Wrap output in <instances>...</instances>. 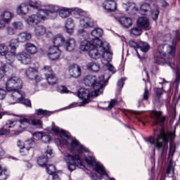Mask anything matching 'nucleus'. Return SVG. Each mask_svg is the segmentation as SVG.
Wrapping results in <instances>:
<instances>
[{
	"label": "nucleus",
	"mask_w": 180,
	"mask_h": 180,
	"mask_svg": "<svg viewBox=\"0 0 180 180\" xmlns=\"http://www.w3.org/2000/svg\"><path fill=\"white\" fill-rule=\"evenodd\" d=\"M175 57V46H169L168 44H160L158 46V53L155 58V63L159 65H164L166 64L172 70H176L175 80L176 84L180 82V69L178 68L175 62L172 60V58Z\"/></svg>",
	"instance_id": "f257e3e1"
},
{
	"label": "nucleus",
	"mask_w": 180,
	"mask_h": 180,
	"mask_svg": "<svg viewBox=\"0 0 180 180\" xmlns=\"http://www.w3.org/2000/svg\"><path fill=\"white\" fill-rule=\"evenodd\" d=\"M51 130L56 133V134H60L61 139H56V141H58V144L59 146L61 144H63V146H67L71 152L77 151L78 154L89 153V150L81 145L77 139L67 135L64 130L60 129L58 127H56L54 125V122H53Z\"/></svg>",
	"instance_id": "f03ea898"
},
{
	"label": "nucleus",
	"mask_w": 180,
	"mask_h": 180,
	"mask_svg": "<svg viewBox=\"0 0 180 180\" xmlns=\"http://www.w3.org/2000/svg\"><path fill=\"white\" fill-rule=\"evenodd\" d=\"M22 86H23V82L18 77H11L8 79L6 83V89L11 94L7 101L9 105H15V102L22 98L20 93Z\"/></svg>",
	"instance_id": "7ed1b4c3"
},
{
	"label": "nucleus",
	"mask_w": 180,
	"mask_h": 180,
	"mask_svg": "<svg viewBox=\"0 0 180 180\" xmlns=\"http://www.w3.org/2000/svg\"><path fill=\"white\" fill-rule=\"evenodd\" d=\"M84 84L86 86H92L94 89L91 93V96H99L101 94H103V87L105 86V76H101L98 79L96 76L87 75L84 78Z\"/></svg>",
	"instance_id": "20e7f679"
},
{
	"label": "nucleus",
	"mask_w": 180,
	"mask_h": 180,
	"mask_svg": "<svg viewBox=\"0 0 180 180\" xmlns=\"http://www.w3.org/2000/svg\"><path fill=\"white\" fill-rule=\"evenodd\" d=\"M174 139H175V132L165 134L164 131H160V134L157 136L156 141L154 137L150 136L148 139V141L152 145L155 144V147L160 151V154L162 155L164 154V150H165V146L168 144L169 140L174 141Z\"/></svg>",
	"instance_id": "39448f33"
},
{
	"label": "nucleus",
	"mask_w": 180,
	"mask_h": 180,
	"mask_svg": "<svg viewBox=\"0 0 180 180\" xmlns=\"http://www.w3.org/2000/svg\"><path fill=\"white\" fill-rule=\"evenodd\" d=\"M93 46L89 49V56L91 58L95 60L101 58L102 56V51H105L109 49V44L108 42H102L101 39H93Z\"/></svg>",
	"instance_id": "423d86ee"
},
{
	"label": "nucleus",
	"mask_w": 180,
	"mask_h": 180,
	"mask_svg": "<svg viewBox=\"0 0 180 180\" xmlns=\"http://www.w3.org/2000/svg\"><path fill=\"white\" fill-rule=\"evenodd\" d=\"M64 161L68 165V168L70 172L77 169V167L81 169H84L85 166L82 164V160H81V157L79 155H71L67 154L64 155Z\"/></svg>",
	"instance_id": "0eeeda50"
},
{
	"label": "nucleus",
	"mask_w": 180,
	"mask_h": 180,
	"mask_svg": "<svg viewBox=\"0 0 180 180\" xmlns=\"http://www.w3.org/2000/svg\"><path fill=\"white\" fill-rule=\"evenodd\" d=\"M47 16H50L48 8L39 10L37 14H33L27 18V23L30 26H36V25H39L41 20H46Z\"/></svg>",
	"instance_id": "6e6552de"
},
{
	"label": "nucleus",
	"mask_w": 180,
	"mask_h": 180,
	"mask_svg": "<svg viewBox=\"0 0 180 180\" xmlns=\"http://www.w3.org/2000/svg\"><path fill=\"white\" fill-rule=\"evenodd\" d=\"M48 12L49 13V18L51 19H54L57 18V12H58L60 18H68L70 16L71 12H72V9L67 8H60L57 6H49Z\"/></svg>",
	"instance_id": "1a4fd4ad"
},
{
	"label": "nucleus",
	"mask_w": 180,
	"mask_h": 180,
	"mask_svg": "<svg viewBox=\"0 0 180 180\" xmlns=\"http://www.w3.org/2000/svg\"><path fill=\"white\" fill-rule=\"evenodd\" d=\"M86 162L93 167L94 169L100 175H103L104 176H108V172L105 169V167L99 162H96V159L92 155H89V156L84 158Z\"/></svg>",
	"instance_id": "9d476101"
},
{
	"label": "nucleus",
	"mask_w": 180,
	"mask_h": 180,
	"mask_svg": "<svg viewBox=\"0 0 180 180\" xmlns=\"http://www.w3.org/2000/svg\"><path fill=\"white\" fill-rule=\"evenodd\" d=\"M52 155L53 150L48 147L44 155L38 158L37 162L39 167H46L47 165L49 158H51Z\"/></svg>",
	"instance_id": "9b49d317"
},
{
	"label": "nucleus",
	"mask_w": 180,
	"mask_h": 180,
	"mask_svg": "<svg viewBox=\"0 0 180 180\" xmlns=\"http://www.w3.org/2000/svg\"><path fill=\"white\" fill-rule=\"evenodd\" d=\"M162 112L160 111L153 110L150 113V117L153 120L154 124H160L164 129V122H165V117H161Z\"/></svg>",
	"instance_id": "f8f14e48"
},
{
	"label": "nucleus",
	"mask_w": 180,
	"mask_h": 180,
	"mask_svg": "<svg viewBox=\"0 0 180 180\" xmlns=\"http://www.w3.org/2000/svg\"><path fill=\"white\" fill-rule=\"evenodd\" d=\"M13 18V13L9 11H4L0 16V29H4L6 23H10Z\"/></svg>",
	"instance_id": "ddd939ff"
},
{
	"label": "nucleus",
	"mask_w": 180,
	"mask_h": 180,
	"mask_svg": "<svg viewBox=\"0 0 180 180\" xmlns=\"http://www.w3.org/2000/svg\"><path fill=\"white\" fill-rule=\"evenodd\" d=\"M77 95L79 99L82 101V105H86V103H89V96H91V92L89 90L82 88L79 90Z\"/></svg>",
	"instance_id": "4468645a"
},
{
	"label": "nucleus",
	"mask_w": 180,
	"mask_h": 180,
	"mask_svg": "<svg viewBox=\"0 0 180 180\" xmlns=\"http://www.w3.org/2000/svg\"><path fill=\"white\" fill-rule=\"evenodd\" d=\"M61 56V50L58 49L57 46H52L49 48L48 57L52 61H56V60H58L60 56Z\"/></svg>",
	"instance_id": "2eb2a0df"
},
{
	"label": "nucleus",
	"mask_w": 180,
	"mask_h": 180,
	"mask_svg": "<svg viewBox=\"0 0 180 180\" xmlns=\"http://www.w3.org/2000/svg\"><path fill=\"white\" fill-rule=\"evenodd\" d=\"M129 46L134 49H141V51L143 53H147V51H148V49H150L148 44L143 41H141L139 44H137L136 42H134V41H130L129 42Z\"/></svg>",
	"instance_id": "dca6fc26"
},
{
	"label": "nucleus",
	"mask_w": 180,
	"mask_h": 180,
	"mask_svg": "<svg viewBox=\"0 0 180 180\" xmlns=\"http://www.w3.org/2000/svg\"><path fill=\"white\" fill-rule=\"evenodd\" d=\"M17 117H20V120H18V122L20 123L19 128L20 131H18V134H20V133H22V130H25L29 124H30V118H26L23 115H15Z\"/></svg>",
	"instance_id": "f3484780"
},
{
	"label": "nucleus",
	"mask_w": 180,
	"mask_h": 180,
	"mask_svg": "<svg viewBox=\"0 0 180 180\" xmlns=\"http://www.w3.org/2000/svg\"><path fill=\"white\" fill-rule=\"evenodd\" d=\"M79 25L84 29H88V27H94L95 22L91 17H84L79 20Z\"/></svg>",
	"instance_id": "a211bd4d"
},
{
	"label": "nucleus",
	"mask_w": 180,
	"mask_h": 180,
	"mask_svg": "<svg viewBox=\"0 0 180 180\" xmlns=\"http://www.w3.org/2000/svg\"><path fill=\"white\" fill-rule=\"evenodd\" d=\"M138 27H141L143 30H150L151 27L150 26V21L148 18L146 17H141L136 21Z\"/></svg>",
	"instance_id": "6ab92c4d"
},
{
	"label": "nucleus",
	"mask_w": 180,
	"mask_h": 180,
	"mask_svg": "<svg viewBox=\"0 0 180 180\" xmlns=\"http://www.w3.org/2000/svg\"><path fill=\"white\" fill-rule=\"evenodd\" d=\"M17 59L18 61H20L21 64H24V65H28V64L32 63L30 55H28L26 52L18 53L17 55Z\"/></svg>",
	"instance_id": "aec40b11"
},
{
	"label": "nucleus",
	"mask_w": 180,
	"mask_h": 180,
	"mask_svg": "<svg viewBox=\"0 0 180 180\" xmlns=\"http://www.w3.org/2000/svg\"><path fill=\"white\" fill-rule=\"evenodd\" d=\"M25 75L29 79H35L37 82H39L40 81V79H39V72H37V70L30 68L25 71Z\"/></svg>",
	"instance_id": "412c9836"
},
{
	"label": "nucleus",
	"mask_w": 180,
	"mask_h": 180,
	"mask_svg": "<svg viewBox=\"0 0 180 180\" xmlns=\"http://www.w3.org/2000/svg\"><path fill=\"white\" fill-rule=\"evenodd\" d=\"M103 6L107 12H115L117 9L116 1L114 0H106L103 2Z\"/></svg>",
	"instance_id": "4be33fe9"
},
{
	"label": "nucleus",
	"mask_w": 180,
	"mask_h": 180,
	"mask_svg": "<svg viewBox=\"0 0 180 180\" xmlns=\"http://www.w3.org/2000/svg\"><path fill=\"white\" fill-rule=\"evenodd\" d=\"M69 72L73 78L81 77V68L78 65H72L70 66Z\"/></svg>",
	"instance_id": "5701e85b"
},
{
	"label": "nucleus",
	"mask_w": 180,
	"mask_h": 180,
	"mask_svg": "<svg viewBox=\"0 0 180 180\" xmlns=\"http://www.w3.org/2000/svg\"><path fill=\"white\" fill-rule=\"evenodd\" d=\"M63 46L66 51H74L77 46V42L75 41V39L70 38L67 41H65V44H63Z\"/></svg>",
	"instance_id": "b1692460"
},
{
	"label": "nucleus",
	"mask_w": 180,
	"mask_h": 180,
	"mask_svg": "<svg viewBox=\"0 0 180 180\" xmlns=\"http://www.w3.org/2000/svg\"><path fill=\"white\" fill-rule=\"evenodd\" d=\"M53 46L61 47L65 43V38L62 34H57L53 39Z\"/></svg>",
	"instance_id": "393cba45"
},
{
	"label": "nucleus",
	"mask_w": 180,
	"mask_h": 180,
	"mask_svg": "<svg viewBox=\"0 0 180 180\" xmlns=\"http://www.w3.org/2000/svg\"><path fill=\"white\" fill-rule=\"evenodd\" d=\"M117 20L124 27H130V26L133 25V21L131 20V18L126 16H121L119 18H117Z\"/></svg>",
	"instance_id": "a878e982"
},
{
	"label": "nucleus",
	"mask_w": 180,
	"mask_h": 180,
	"mask_svg": "<svg viewBox=\"0 0 180 180\" xmlns=\"http://www.w3.org/2000/svg\"><path fill=\"white\" fill-rule=\"evenodd\" d=\"M27 12H29V6L25 4H22L17 7L16 13L18 15H20V16L27 15Z\"/></svg>",
	"instance_id": "bb28decb"
},
{
	"label": "nucleus",
	"mask_w": 180,
	"mask_h": 180,
	"mask_svg": "<svg viewBox=\"0 0 180 180\" xmlns=\"http://www.w3.org/2000/svg\"><path fill=\"white\" fill-rule=\"evenodd\" d=\"M25 50L28 54L33 56L37 53V46L32 43L28 42L25 45Z\"/></svg>",
	"instance_id": "cd10ccee"
},
{
	"label": "nucleus",
	"mask_w": 180,
	"mask_h": 180,
	"mask_svg": "<svg viewBox=\"0 0 180 180\" xmlns=\"http://www.w3.org/2000/svg\"><path fill=\"white\" fill-rule=\"evenodd\" d=\"M91 47H94V39L90 42L87 40H84L80 43V50L82 51H89Z\"/></svg>",
	"instance_id": "c85d7f7f"
},
{
	"label": "nucleus",
	"mask_w": 180,
	"mask_h": 180,
	"mask_svg": "<svg viewBox=\"0 0 180 180\" xmlns=\"http://www.w3.org/2000/svg\"><path fill=\"white\" fill-rule=\"evenodd\" d=\"M32 39V34L24 32H20L18 35V40L20 41V43H25V41H27Z\"/></svg>",
	"instance_id": "c756f323"
},
{
	"label": "nucleus",
	"mask_w": 180,
	"mask_h": 180,
	"mask_svg": "<svg viewBox=\"0 0 180 180\" xmlns=\"http://www.w3.org/2000/svg\"><path fill=\"white\" fill-rule=\"evenodd\" d=\"M30 124L37 127V129H43V122L39 119L34 118V116L30 117Z\"/></svg>",
	"instance_id": "7c9ffc66"
},
{
	"label": "nucleus",
	"mask_w": 180,
	"mask_h": 180,
	"mask_svg": "<svg viewBox=\"0 0 180 180\" xmlns=\"http://www.w3.org/2000/svg\"><path fill=\"white\" fill-rule=\"evenodd\" d=\"M34 144H36L34 140L29 139L28 141H26L24 143H22V146H20V147H24L25 153H26V151H29L30 148H33V147H34Z\"/></svg>",
	"instance_id": "2f4dec72"
},
{
	"label": "nucleus",
	"mask_w": 180,
	"mask_h": 180,
	"mask_svg": "<svg viewBox=\"0 0 180 180\" xmlns=\"http://www.w3.org/2000/svg\"><path fill=\"white\" fill-rule=\"evenodd\" d=\"M91 34L94 37L93 40H99V37H102L103 34V30L101 28H95L91 31Z\"/></svg>",
	"instance_id": "473e14b6"
},
{
	"label": "nucleus",
	"mask_w": 180,
	"mask_h": 180,
	"mask_svg": "<svg viewBox=\"0 0 180 180\" xmlns=\"http://www.w3.org/2000/svg\"><path fill=\"white\" fill-rule=\"evenodd\" d=\"M87 69L89 71H92L93 72H98L99 70L101 69V66H99V64L95 63L94 62L89 63L86 65Z\"/></svg>",
	"instance_id": "72a5a7b5"
},
{
	"label": "nucleus",
	"mask_w": 180,
	"mask_h": 180,
	"mask_svg": "<svg viewBox=\"0 0 180 180\" xmlns=\"http://www.w3.org/2000/svg\"><path fill=\"white\" fill-rule=\"evenodd\" d=\"M45 78L49 85H56V84H57V81H58V79L53 73L46 76Z\"/></svg>",
	"instance_id": "f704fd0d"
},
{
	"label": "nucleus",
	"mask_w": 180,
	"mask_h": 180,
	"mask_svg": "<svg viewBox=\"0 0 180 180\" xmlns=\"http://www.w3.org/2000/svg\"><path fill=\"white\" fill-rule=\"evenodd\" d=\"M36 36H43L46 34V27L43 25H38L34 29Z\"/></svg>",
	"instance_id": "c9c22d12"
},
{
	"label": "nucleus",
	"mask_w": 180,
	"mask_h": 180,
	"mask_svg": "<svg viewBox=\"0 0 180 180\" xmlns=\"http://www.w3.org/2000/svg\"><path fill=\"white\" fill-rule=\"evenodd\" d=\"M4 56L6 60V63H8V64H12L13 61H15V57L16 56V53L15 52H8Z\"/></svg>",
	"instance_id": "e433bc0d"
},
{
	"label": "nucleus",
	"mask_w": 180,
	"mask_h": 180,
	"mask_svg": "<svg viewBox=\"0 0 180 180\" xmlns=\"http://www.w3.org/2000/svg\"><path fill=\"white\" fill-rule=\"evenodd\" d=\"M20 94H22V97L21 98H20L15 103H18L20 102L21 103H23V105H25V106L32 107V103H30V100L25 98V97L26 96V94H25V92L21 91Z\"/></svg>",
	"instance_id": "4c0bfd02"
},
{
	"label": "nucleus",
	"mask_w": 180,
	"mask_h": 180,
	"mask_svg": "<svg viewBox=\"0 0 180 180\" xmlns=\"http://www.w3.org/2000/svg\"><path fill=\"white\" fill-rule=\"evenodd\" d=\"M108 50L109 49L101 52V56H103V60L107 61V63L112 61V53L109 52Z\"/></svg>",
	"instance_id": "58836bf2"
},
{
	"label": "nucleus",
	"mask_w": 180,
	"mask_h": 180,
	"mask_svg": "<svg viewBox=\"0 0 180 180\" xmlns=\"http://www.w3.org/2000/svg\"><path fill=\"white\" fill-rule=\"evenodd\" d=\"M35 115L37 116H50L51 115V112L39 108L35 110Z\"/></svg>",
	"instance_id": "ea45409f"
},
{
	"label": "nucleus",
	"mask_w": 180,
	"mask_h": 180,
	"mask_svg": "<svg viewBox=\"0 0 180 180\" xmlns=\"http://www.w3.org/2000/svg\"><path fill=\"white\" fill-rule=\"evenodd\" d=\"M130 33L131 34H132V36H141V34L143 33V30L139 26L134 27L131 29Z\"/></svg>",
	"instance_id": "a19ab883"
},
{
	"label": "nucleus",
	"mask_w": 180,
	"mask_h": 180,
	"mask_svg": "<svg viewBox=\"0 0 180 180\" xmlns=\"http://www.w3.org/2000/svg\"><path fill=\"white\" fill-rule=\"evenodd\" d=\"M28 4L34 9H40V6H41V3L38 0H30Z\"/></svg>",
	"instance_id": "79ce46f5"
},
{
	"label": "nucleus",
	"mask_w": 180,
	"mask_h": 180,
	"mask_svg": "<svg viewBox=\"0 0 180 180\" xmlns=\"http://www.w3.org/2000/svg\"><path fill=\"white\" fill-rule=\"evenodd\" d=\"M41 74H44V75H45V77L53 74V70H51V68L50 66H44L41 70Z\"/></svg>",
	"instance_id": "37998d69"
},
{
	"label": "nucleus",
	"mask_w": 180,
	"mask_h": 180,
	"mask_svg": "<svg viewBox=\"0 0 180 180\" xmlns=\"http://www.w3.org/2000/svg\"><path fill=\"white\" fill-rule=\"evenodd\" d=\"M150 9H151V6H150L149 4H143L140 7V13H141V15H145L146 12H148Z\"/></svg>",
	"instance_id": "c03bdc74"
},
{
	"label": "nucleus",
	"mask_w": 180,
	"mask_h": 180,
	"mask_svg": "<svg viewBox=\"0 0 180 180\" xmlns=\"http://www.w3.org/2000/svg\"><path fill=\"white\" fill-rule=\"evenodd\" d=\"M18 41H19L18 39H11L10 41L9 46L11 49V51H15V50H16V49H18Z\"/></svg>",
	"instance_id": "a18cd8bd"
},
{
	"label": "nucleus",
	"mask_w": 180,
	"mask_h": 180,
	"mask_svg": "<svg viewBox=\"0 0 180 180\" xmlns=\"http://www.w3.org/2000/svg\"><path fill=\"white\" fill-rule=\"evenodd\" d=\"M12 26L15 30H22L23 29V22L21 21H14L12 23Z\"/></svg>",
	"instance_id": "49530a36"
},
{
	"label": "nucleus",
	"mask_w": 180,
	"mask_h": 180,
	"mask_svg": "<svg viewBox=\"0 0 180 180\" xmlns=\"http://www.w3.org/2000/svg\"><path fill=\"white\" fill-rule=\"evenodd\" d=\"M16 124H18V120H8L5 124V127L6 129H12V127H15Z\"/></svg>",
	"instance_id": "de8ad7c7"
},
{
	"label": "nucleus",
	"mask_w": 180,
	"mask_h": 180,
	"mask_svg": "<svg viewBox=\"0 0 180 180\" xmlns=\"http://www.w3.org/2000/svg\"><path fill=\"white\" fill-rule=\"evenodd\" d=\"M8 50H9L8 46L5 44H0V56H6Z\"/></svg>",
	"instance_id": "09e8293b"
},
{
	"label": "nucleus",
	"mask_w": 180,
	"mask_h": 180,
	"mask_svg": "<svg viewBox=\"0 0 180 180\" xmlns=\"http://www.w3.org/2000/svg\"><path fill=\"white\" fill-rule=\"evenodd\" d=\"M56 166L53 165H49L47 167H46V172L49 174V175H54V174H56Z\"/></svg>",
	"instance_id": "8fccbe9b"
},
{
	"label": "nucleus",
	"mask_w": 180,
	"mask_h": 180,
	"mask_svg": "<svg viewBox=\"0 0 180 180\" xmlns=\"http://www.w3.org/2000/svg\"><path fill=\"white\" fill-rule=\"evenodd\" d=\"M151 15L152 19H153V20H157V19H158V15H160L158 8L155 7V9L151 10Z\"/></svg>",
	"instance_id": "3c124183"
},
{
	"label": "nucleus",
	"mask_w": 180,
	"mask_h": 180,
	"mask_svg": "<svg viewBox=\"0 0 180 180\" xmlns=\"http://www.w3.org/2000/svg\"><path fill=\"white\" fill-rule=\"evenodd\" d=\"M7 178L6 169H2V167L0 166V180H6Z\"/></svg>",
	"instance_id": "603ef678"
},
{
	"label": "nucleus",
	"mask_w": 180,
	"mask_h": 180,
	"mask_svg": "<svg viewBox=\"0 0 180 180\" xmlns=\"http://www.w3.org/2000/svg\"><path fill=\"white\" fill-rule=\"evenodd\" d=\"M6 32L7 34L9 36H13V34H15L16 31L15 30V28L13 27L8 26L6 29Z\"/></svg>",
	"instance_id": "864d4df0"
},
{
	"label": "nucleus",
	"mask_w": 180,
	"mask_h": 180,
	"mask_svg": "<svg viewBox=\"0 0 180 180\" xmlns=\"http://www.w3.org/2000/svg\"><path fill=\"white\" fill-rule=\"evenodd\" d=\"M11 133V130L8 129L5 125L0 129V136H6Z\"/></svg>",
	"instance_id": "5fc2aeb1"
},
{
	"label": "nucleus",
	"mask_w": 180,
	"mask_h": 180,
	"mask_svg": "<svg viewBox=\"0 0 180 180\" xmlns=\"http://www.w3.org/2000/svg\"><path fill=\"white\" fill-rule=\"evenodd\" d=\"M65 27V29H68V27H74V20H72V18H68Z\"/></svg>",
	"instance_id": "6e6d98bb"
},
{
	"label": "nucleus",
	"mask_w": 180,
	"mask_h": 180,
	"mask_svg": "<svg viewBox=\"0 0 180 180\" xmlns=\"http://www.w3.org/2000/svg\"><path fill=\"white\" fill-rule=\"evenodd\" d=\"M43 135L41 132H35L33 134V139L34 140H41Z\"/></svg>",
	"instance_id": "4d7b16f0"
},
{
	"label": "nucleus",
	"mask_w": 180,
	"mask_h": 180,
	"mask_svg": "<svg viewBox=\"0 0 180 180\" xmlns=\"http://www.w3.org/2000/svg\"><path fill=\"white\" fill-rule=\"evenodd\" d=\"M41 140L44 143H50V140H51V138L49 135H42V138H41Z\"/></svg>",
	"instance_id": "13d9d810"
},
{
	"label": "nucleus",
	"mask_w": 180,
	"mask_h": 180,
	"mask_svg": "<svg viewBox=\"0 0 180 180\" xmlns=\"http://www.w3.org/2000/svg\"><path fill=\"white\" fill-rule=\"evenodd\" d=\"M22 144H25V143L22 142L20 140H18L17 142V146L20 149V153H25V146H20Z\"/></svg>",
	"instance_id": "bf43d9fd"
},
{
	"label": "nucleus",
	"mask_w": 180,
	"mask_h": 180,
	"mask_svg": "<svg viewBox=\"0 0 180 180\" xmlns=\"http://www.w3.org/2000/svg\"><path fill=\"white\" fill-rule=\"evenodd\" d=\"M125 81H126V77H123V78L120 79V80H118L117 86H119V88H120V89L123 88Z\"/></svg>",
	"instance_id": "052dcab7"
},
{
	"label": "nucleus",
	"mask_w": 180,
	"mask_h": 180,
	"mask_svg": "<svg viewBox=\"0 0 180 180\" xmlns=\"http://www.w3.org/2000/svg\"><path fill=\"white\" fill-rule=\"evenodd\" d=\"M6 96V91L3 89H0V101H4Z\"/></svg>",
	"instance_id": "680f3d73"
},
{
	"label": "nucleus",
	"mask_w": 180,
	"mask_h": 180,
	"mask_svg": "<svg viewBox=\"0 0 180 180\" xmlns=\"http://www.w3.org/2000/svg\"><path fill=\"white\" fill-rule=\"evenodd\" d=\"M108 71H110V72H112V74H115V72H116V69H115V67H113V65H112L110 63H108L106 65Z\"/></svg>",
	"instance_id": "e2e57ef3"
},
{
	"label": "nucleus",
	"mask_w": 180,
	"mask_h": 180,
	"mask_svg": "<svg viewBox=\"0 0 180 180\" xmlns=\"http://www.w3.org/2000/svg\"><path fill=\"white\" fill-rule=\"evenodd\" d=\"M117 100L112 99L110 101V102L108 104V109H112L116 105Z\"/></svg>",
	"instance_id": "0e129e2a"
},
{
	"label": "nucleus",
	"mask_w": 180,
	"mask_h": 180,
	"mask_svg": "<svg viewBox=\"0 0 180 180\" xmlns=\"http://www.w3.org/2000/svg\"><path fill=\"white\" fill-rule=\"evenodd\" d=\"M149 95H150V93L148 91V89H146L145 92L143 94V100L147 101V99H148Z\"/></svg>",
	"instance_id": "69168bd1"
},
{
	"label": "nucleus",
	"mask_w": 180,
	"mask_h": 180,
	"mask_svg": "<svg viewBox=\"0 0 180 180\" xmlns=\"http://www.w3.org/2000/svg\"><path fill=\"white\" fill-rule=\"evenodd\" d=\"M65 30L69 34H72V33H74V27L65 28Z\"/></svg>",
	"instance_id": "338daca9"
},
{
	"label": "nucleus",
	"mask_w": 180,
	"mask_h": 180,
	"mask_svg": "<svg viewBox=\"0 0 180 180\" xmlns=\"http://www.w3.org/2000/svg\"><path fill=\"white\" fill-rule=\"evenodd\" d=\"M175 153V146H170V151H169V156L172 157V155H174V153Z\"/></svg>",
	"instance_id": "774afa93"
}]
</instances>
